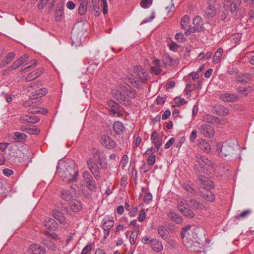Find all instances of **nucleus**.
<instances>
[{
	"instance_id": "nucleus-1",
	"label": "nucleus",
	"mask_w": 254,
	"mask_h": 254,
	"mask_svg": "<svg viewBox=\"0 0 254 254\" xmlns=\"http://www.w3.org/2000/svg\"><path fill=\"white\" fill-rule=\"evenodd\" d=\"M92 156L87 160V163L92 174L97 179L100 178L99 170L107 167L106 154L104 151L94 148Z\"/></svg>"
},
{
	"instance_id": "nucleus-2",
	"label": "nucleus",
	"mask_w": 254,
	"mask_h": 254,
	"mask_svg": "<svg viewBox=\"0 0 254 254\" xmlns=\"http://www.w3.org/2000/svg\"><path fill=\"white\" fill-rule=\"evenodd\" d=\"M63 170L62 175L64 179L67 180L68 183H71L76 180L78 175V171L74 169V167L67 165L64 161L59 162L57 166V170Z\"/></svg>"
},
{
	"instance_id": "nucleus-3",
	"label": "nucleus",
	"mask_w": 254,
	"mask_h": 254,
	"mask_svg": "<svg viewBox=\"0 0 254 254\" xmlns=\"http://www.w3.org/2000/svg\"><path fill=\"white\" fill-rule=\"evenodd\" d=\"M237 145V141L233 139H229L224 142L221 145L220 156L226 159H231L236 153L235 147Z\"/></svg>"
},
{
	"instance_id": "nucleus-4",
	"label": "nucleus",
	"mask_w": 254,
	"mask_h": 254,
	"mask_svg": "<svg viewBox=\"0 0 254 254\" xmlns=\"http://www.w3.org/2000/svg\"><path fill=\"white\" fill-rule=\"evenodd\" d=\"M79 193L78 187L74 184L71 185L69 189L63 190L61 193V196L63 200L66 201H71L78 195Z\"/></svg>"
},
{
	"instance_id": "nucleus-5",
	"label": "nucleus",
	"mask_w": 254,
	"mask_h": 254,
	"mask_svg": "<svg viewBox=\"0 0 254 254\" xmlns=\"http://www.w3.org/2000/svg\"><path fill=\"white\" fill-rule=\"evenodd\" d=\"M193 26H189V28L185 31V34L187 35H190L191 33H194L201 30L203 22L202 19L199 16L195 17L193 19Z\"/></svg>"
},
{
	"instance_id": "nucleus-6",
	"label": "nucleus",
	"mask_w": 254,
	"mask_h": 254,
	"mask_svg": "<svg viewBox=\"0 0 254 254\" xmlns=\"http://www.w3.org/2000/svg\"><path fill=\"white\" fill-rule=\"evenodd\" d=\"M197 182L204 190H210L213 189L214 184L213 182L204 175H200L197 179Z\"/></svg>"
},
{
	"instance_id": "nucleus-7",
	"label": "nucleus",
	"mask_w": 254,
	"mask_h": 254,
	"mask_svg": "<svg viewBox=\"0 0 254 254\" xmlns=\"http://www.w3.org/2000/svg\"><path fill=\"white\" fill-rule=\"evenodd\" d=\"M196 161L199 166L204 170H208L213 167V164L211 161L209 160L205 156L201 155L196 156Z\"/></svg>"
},
{
	"instance_id": "nucleus-8",
	"label": "nucleus",
	"mask_w": 254,
	"mask_h": 254,
	"mask_svg": "<svg viewBox=\"0 0 254 254\" xmlns=\"http://www.w3.org/2000/svg\"><path fill=\"white\" fill-rule=\"evenodd\" d=\"M102 228L104 230L105 235L109 236V230L113 227L114 221L113 218L109 216H106L103 220Z\"/></svg>"
},
{
	"instance_id": "nucleus-9",
	"label": "nucleus",
	"mask_w": 254,
	"mask_h": 254,
	"mask_svg": "<svg viewBox=\"0 0 254 254\" xmlns=\"http://www.w3.org/2000/svg\"><path fill=\"white\" fill-rule=\"evenodd\" d=\"M101 143L103 146L108 149L115 148L116 146L115 141L111 137L103 135L100 138Z\"/></svg>"
},
{
	"instance_id": "nucleus-10",
	"label": "nucleus",
	"mask_w": 254,
	"mask_h": 254,
	"mask_svg": "<svg viewBox=\"0 0 254 254\" xmlns=\"http://www.w3.org/2000/svg\"><path fill=\"white\" fill-rule=\"evenodd\" d=\"M107 105L109 108L110 114L113 115H117L118 116L122 115L121 111L120 110L119 104L113 100H110L107 102Z\"/></svg>"
},
{
	"instance_id": "nucleus-11",
	"label": "nucleus",
	"mask_w": 254,
	"mask_h": 254,
	"mask_svg": "<svg viewBox=\"0 0 254 254\" xmlns=\"http://www.w3.org/2000/svg\"><path fill=\"white\" fill-rule=\"evenodd\" d=\"M200 130L201 132L208 138H212L215 134L212 127L208 125H202L200 126Z\"/></svg>"
},
{
	"instance_id": "nucleus-12",
	"label": "nucleus",
	"mask_w": 254,
	"mask_h": 254,
	"mask_svg": "<svg viewBox=\"0 0 254 254\" xmlns=\"http://www.w3.org/2000/svg\"><path fill=\"white\" fill-rule=\"evenodd\" d=\"M134 70L142 82H145L148 80V73L142 67L136 66L134 67Z\"/></svg>"
},
{
	"instance_id": "nucleus-13",
	"label": "nucleus",
	"mask_w": 254,
	"mask_h": 254,
	"mask_svg": "<svg viewBox=\"0 0 254 254\" xmlns=\"http://www.w3.org/2000/svg\"><path fill=\"white\" fill-rule=\"evenodd\" d=\"M212 112L213 113L221 116H226L229 113V109L221 105H218L213 107Z\"/></svg>"
},
{
	"instance_id": "nucleus-14",
	"label": "nucleus",
	"mask_w": 254,
	"mask_h": 254,
	"mask_svg": "<svg viewBox=\"0 0 254 254\" xmlns=\"http://www.w3.org/2000/svg\"><path fill=\"white\" fill-rule=\"evenodd\" d=\"M190 226H187V227L184 228L181 232V236L183 239V242L186 247H189L191 246V244L190 245L189 244H187L188 243V237L190 234L192 233L193 230L190 229Z\"/></svg>"
},
{
	"instance_id": "nucleus-15",
	"label": "nucleus",
	"mask_w": 254,
	"mask_h": 254,
	"mask_svg": "<svg viewBox=\"0 0 254 254\" xmlns=\"http://www.w3.org/2000/svg\"><path fill=\"white\" fill-rule=\"evenodd\" d=\"M40 120L39 117L36 116L23 115L19 118V121L22 124L29 123L31 124H35L38 123Z\"/></svg>"
},
{
	"instance_id": "nucleus-16",
	"label": "nucleus",
	"mask_w": 254,
	"mask_h": 254,
	"mask_svg": "<svg viewBox=\"0 0 254 254\" xmlns=\"http://www.w3.org/2000/svg\"><path fill=\"white\" fill-rule=\"evenodd\" d=\"M29 252L33 254H44L46 253V250L40 245L34 244L30 246Z\"/></svg>"
},
{
	"instance_id": "nucleus-17",
	"label": "nucleus",
	"mask_w": 254,
	"mask_h": 254,
	"mask_svg": "<svg viewBox=\"0 0 254 254\" xmlns=\"http://www.w3.org/2000/svg\"><path fill=\"white\" fill-rule=\"evenodd\" d=\"M241 0H233L230 3L229 11L231 14L237 15L240 10Z\"/></svg>"
},
{
	"instance_id": "nucleus-18",
	"label": "nucleus",
	"mask_w": 254,
	"mask_h": 254,
	"mask_svg": "<svg viewBox=\"0 0 254 254\" xmlns=\"http://www.w3.org/2000/svg\"><path fill=\"white\" fill-rule=\"evenodd\" d=\"M220 99L225 102H233L237 101L239 97L235 94L226 93L220 95Z\"/></svg>"
},
{
	"instance_id": "nucleus-19",
	"label": "nucleus",
	"mask_w": 254,
	"mask_h": 254,
	"mask_svg": "<svg viewBox=\"0 0 254 254\" xmlns=\"http://www.w3.org/2000/svg\"><path fill=\"white\" fill-rule=\"evenodd\" d=\"M151 140L152 142L154 144L157 149L159 150L160 147L163 144V141L162 139H159L158 134L156 131L154 130L152 132L151 135Z\"/></svg>"
},
{
	"instance_id": "nucleus-20",
	"label": "nucleus",
	"mask_w": 254,
	"mask_h": 254,
	"mask_svg": "<svg viewBox=\"0 0 254 254\" xmlns=\"http://www.w3.org/2000/svg\"><path fill=\"white\" fill-rule=\"evenodd\" d=\"M150 246L152 249L156 252H160L163 250V247L161 242L154 239L150 241Z\"/></svg>"
},
{
	"instance_id": "nucleus-21",
	"label": "nucleus",
	"mask_w": 254,
	"mask_h": 254,
	"mask_svg": "<svg viewBox=\"0 0 254 254\" xmlns=\"http://www.w3.org/2000/svg\"><path fill=\"white\" fill-rule=\"evenodd\" d=\"M167 216L171 219V220L174 221L177 224H180L182 223L183 222V218L173 211H170L168 212Z\"/></svg>"
},
{
	"instance_id": "nucleus-22",
	"label": "nucleus",
	"mask_w": 254,
	"mask_h": 254,
	"mask_svg": "<svg viewBox=\"0 0 254 254\" xmlns=\"http://www.w3.org/2000/svg\"><path fill=\"white\" fill-rule=\"evenodd\" d=\"M200 193L201 196L207 201L212 202L215 199L214 194L209 190H200Z\"/></svg>"
},
{
	"instance_id": "nucleus-23",
	"label": "nucleus",
	"mask_w": 254,
	"mask_h": 254,
	"mask_svg": "<svg viewBox=\"0 0 254 254\" xmlns=\"http://www.w3.org/2000/svg\"><path fill=\"white\" fill-rule=\"evenodd\" d=\"M47 93V89L46 88H42L32 93L30 96V98L31 99H36L45 95Z\"/></svg>"
},
{
	"instance_id": "nucleus-24",
	"label": "nucleus",
	"mask_w": 254,
	"mask_h": 254,
	"mask_svg": "<svg viewBox=\"0 0 254 254\" xmlns=\"http://www.w3.org/2000/svg\"><path fill=\"white\" fill-rule=\"evenodd\" d=\"M178 209L186 217L190 218H193L194 216V214L192 211L188 208L183 207L182 205H178Z\"/></svg>"
},
{
	"instance_id": "nucleus-25",
	"label": "nucleus",
	"mask_w": 254,
	"mask_h": 254,
	"mask_svg": "<svg viewBox=\"0 0 254 254\" xmlns=\"http://www.w3.org/2000/svg\"><path fill=\"white\" fill-rule=\"evenodd\" d=\"M69 205L70 208L74 212H79L82 208V205L81 202L75 199H73L70 201Z\"/></svg>"
},
{
	"instance_id": "nucleus-26",
	"label": "nucleus",
	"mask_w": 254,
	"mask_h": 254,
	"mask_svg": "<svg viewBox=\"0 0 254 254\" xmlns=\"http://www.w3.org/2000/svg\"><path fill=\"white\" fill-rule=\"evenodd\" d=\"M125 127L123 124L119 121L115 122L113 125V130L118 134H122L124 130Z\"/></svg>"
},
{
	"instance_id": "nucleus-27",
	"label": "nucleus",
	"mask_w": 254,
	"mask_h": 254,
	"mask_svg": "<svg viewBox=\"0 0 254 254\" xmlns=\"http://www.w3.org/2000/svg\"><path fill=\"white\" fill-rule=\"evenodd\" d=\"M216 9L213 5H208L205 10V16L207 18H211L215 15Z\"/></svg>"
},
{
	"instance_id": "nucleus-28",
	"label": "nucleus",
	"mask_w": 254,
	"mask_h": 254,
	"mask_svg": "<svg viewBox=\"0 0 254 254\" xmlns=\"http://www.w3.org/2000/svg\"><path fill=\"white\" fill-rule=\"evenodd\" d=\"M45 226L47 229L53 231H55L58 227V223L54 219L52 218H50L48 221H47L45 223Z\"/></svg>"
},
{
	"instance_id": "nucleus-29",
	"label": "nucleus",
	"mask_w": 254,
	"mask_h": 254,
	"mask_svg": "<svg viewBox=\"0 0 254 254\" xmlns=\"http://www.w3.org/2000/svg\"><path fill=\"white\" fill-rule=\"evenodd\" d=\"M198 146L205 152H209L211 149L209 144L203 139H200L198 140Z\"/></svg>"
},
{
	"instance_id": "nucleus-30",
	"label": "nucleus",
	"mask_w": 254,
	"mask_h": 254,
	"mask_svg": "<svg viewBox=\"0 0 254 254\" xmlns=\"http://www.w3.org/2000/svg\"><path fill=\"white\" fill-rule=\"evenodd\" d=\"M254 89L253 86H249L248 87L239 86L237 89V91L244 96H247L249 93Z\"/></svg>"
},
{
	"instance_id": "nucleus-31",
	"label": "nucleus",
	"mask_w": 254,
	"mask_h": 254,
	"mask_svg": "<svg viewBox=\"0 0 254 254\" xmlns=\"http://www.w3.org/2000/svg\"><path fill=\"white\" fill-rule=\"evenodd\" d=\"M53 217L61 223L65 222V217L62 212L58 210H54L53 212Z\"/></svg>"
},
{
	"instance_id": "nucleus-32",
	"label": "nucleus",
	"mask_w": 254,
	"mask_h": 254,
	"mask_svg": "<svg viewBox=\"0 0 254 254\" xmlns=\"http://www.w3.org/2000/svg\"><path fill=\"white\" fill-rule=\"evenodd\" d=\"M223 54V50L222 48H219L215 53L214 56L213 58V62L214 64L219 63L222 57Z\"/></svg>"
},
{
	"instance_id": "nucleus-33",
	"label": "nucleus",
	"mask_w": 254,
	"mask_h": 254,
	"mask_svg": "<svg viewBox=\"0 0 254 254\" xmlns=\"http://www.w3.org/2000/svg\"><path fill=\"white\" fill-rule=\"evenodd\" d=\"M63 6L64 4L63 3H60V5H58V9L56 11L55 18L58 21H60L62 19V17L64 13L63 10Z\"/></svg>"
},
{
	"instance_id": "nucleus-34",
	"label": "nucleus",
	"mask_w": 254,
	"mask_h": 254,
	"mask_svg": "<svg viewBox=\"0 0 254 254\" xmlns=\"http://www.w3.org/2000/svg\"><path fill=\"white\" fill-rule=\"evenodd\" d=\"M158 233L164 240L168 238V231L167 228L164 226H160L158 228Z\"/></svg>"
},
{
	"instance_id": "nucleus-35",
	"label": "nucleus",
	"mask_w": 254,
	"mask_h": 254,
	"mask_svg": "<svg viewBox=\"0 0 254 254\" xmlns=\"http://www.w3.org/2000/svg\"><path fill=\"white\" fill-rule=\"evenodd\" d=\"M190 20L188 15L184 16L181 21V25L182 29H186L189 28Z\"/></svg>"
},
{
	"instance_id": "nucleus-36",
	"label": "nucleus",
	"mask_w": 254,
	"mask_h": 254,
	"mask_svg": "<svg viewBox=\"0 0 254 254\" xmlns=\"http://www.w3.org/2000/svg\"><path fill=\"white\" fill-rule=\"evenodd\" d=\"M113 97L116 99L120 103H122V100L125 99V95L119 90H115L113 92Z\"/></svg>"
},
{
	"instance_id": "nucleus-37",
	"label": "nucleus",
	"mask_w": 254,
	"mask_h": 254,
	"mask_svg": "<svg viewBox=\"0 0 254 254\" xmlns=\"http://www.w3.org/2000/svg\"><path fill=\"white\" fill-rule=\"evenodd\" d=\"M14 136L15 137V141L18 142L23 141L27 137V135L25 134L18 131L14 133Z\"/></svg>"
},
{
	"instance_id": "nucleus-38",
	"label": "nucleus",
	"mask_w": 254,
	"mask_h": 254,
	"mask_svg": "<svg viewBox=\"0 0 254 254\" xmlns=\"http://www.w3.org/2000/svg\"><path fill=\"white\" fill-rule=\"evenodd\" d=\"M125 94L130 98H134L136 96V91L130 87L127 88V90L125 91Z\"/></svg>"
},
{
	"instance_id": "nucleus-39",
	"label": "nucleus",
	"mask_w": 254,
	"mask_h": 254,
	"mask_svg": "<svg viewBox=\"0 0 254 254\" xmlns=\"http://www.w3.org/2000/svg\"><path fill=\"white\" fill-rule=\"evenodd\" d=\"M43 244L51 250H55L56 246L55 244L49 240L48 239H45L43 240Z\"/></svg>"
},
{
	"instance_id": "nucleus-40",
	"label": "nucleus",
	"mask_w": 254,
	"mask_h": 254,
	"mask_svg": "<svg viewBox=\"0 0 254 254\" xmlns=\"http://www.w3.org/2000/svg\"><path fill=\"white\" fill-rule=\"evenodd\" d=\"M87 186L88 188L91 190V191H95L96 190V184L95 182L93 180V179H91V180L88 181L86 183Z\"/></svg>"
},
{
	"instance_id": "nucleus-41",
	"label": "nucleus",
	"mask_w": 254,
	"mask_h": 254,
	"mask_svg": "<svg viewBox=\"0 0 254 254\" xmlns=\"http://www.w3.org/2000/svg\"><path fill=\"white\" fill-rule=\"evenodd\" d=\"M40 132V129L36 126H33L32 127H29L28 133L31 134L38 135Z\"/></svg>"
},
{
	"instance_id": "nucleus-42",
	"label": "nucleus",
	"mask_w": 254,
	"mask_h": 254,
	"mask_svg": "<svg viewBox=\"0 0 254 254\" xmlns=\"http://www.w3.org/2000/svg\"><path fill=\"white\" fill-rule=\"evenodd\" d=\"M190 205L192 208L194 209H202V206H203L202 203L194 200H191L190 201Z\"/></svg>"
},
{
	"instance_id": "nucleus-43",
	"label": "nucleus",
	"mask_w": 254,
	"mask_h": 254,
	"mask_svg": "<svg viewBox=\"0 0 254 254\" xmlns=\"http://www.w3.org/2000/svg\"><path fill=\"white\" fill-rule=\"evenodd\" d=\"M87 11V5L84 3H81L78 8L79 14L81 15H83L85 14Z\"/></svg>"
},
{
	"instance_id": "nucleus-44",
	"label": "nucleus",
	"mask_w": 254,
	"mask_h": 254,
	"mask_svg": "<svg viewBox=\"0 0 254 254\" xmlns=\"http://www.w3.org/2000/svg\"><path fill=\"white\" fill-rule=\"evenodd\" d=\"M37 61L36 60H31L28 63L26 64H27L28 65L24 68H23V70L27 71L30 68L33 67L34 66H36L37 65Z\"/></svg>"
},
{
	"instance_id": "nucleus-45",
	"label": "nucleus",
	"mask_w": 254,
	"mask_h": 254,
	"mask_svg": "<svg viewBox=\"0 0 254 254\" xmlns=\"http://www.w3.org/2000/svg\"><path fill=\"white\" fill-rule=\"evenodd\" d=\"M172 59L169 56H165L163 58V64L164 65H171L172 64Z\"/></svg>"
},
{
	"instance_id": "nucleus-46",
	"label": "nucleus",
	"mask_w": 254,
	"mask_h": 254,
	"mask_svg": "<svg viewBox=\"0 0 254 254\" xmlns=\"http://www.w3.org/2000/svg\"><path fill=\"white\" fill-rule=\"evenodd\" d=\"M152 3V0H142L140 2V6L143 8L149 7Z\"/></svg>"
},
{
	"instance_id": "nucleus-47",
	"label": "nucleus",
	"mask_w": 254,
	"mask_h": 254,
	"mask_svg": "<svg viewBox=\"0 0 254 254\" xmlns=\"http://www.w3.org/2000/svg\"><path fill=\"white\" fill-rule=\"evenodd\" d=\"M38 77L37 75H36V73L34 72V71H32L30 74H29L26 77H25V81L26 82H29L31 81Z\"/></svg>"
},
{
	"instance_id": "nucleus-48",
	"label": "nucleus",
	"mask_w": 254,
	"mask_h": 254,
	"mask_svg": "<svg viewBox=\"0 0 254 254\" xmlns=\"http://www.w3.org/2000/svg\"><path fill=\"white\" fill-rule=\"evenodd\" d=\"M251 213V211L249 210H245L241 213L240 214L236 216V218L237 219H243L249 215Z\"/></svg>"
},
{
	"instance_id": "nucleus-49",
	"label": "nucleus",
	"mask_w": 254,
	"mask_h": 254,
	"mask_svg": "<svg viewBox=\"0 0 254 254\" xmlns=\"http://www.w3.org/2000/svg\"><path fill=\"white\" fill-rule=\"evenodd\" d=\"M92 3L93 9L96 12V14H95V15L98 16L100 11L99 4L96 1H94L93 0H92Z\"/></svg>"
},
{
	"instance_id": "nucleus-50",
	"label": "nucleus",
	"mask_w": 254,
	"mask_h": 254,
	"mask_svg": "<svg viewBox=\"0 0 254 254\" xmlns=\"http://www.w3.org/2000/svg\"><path fill=\"white\" fill-rule=\"evenodd\" d=\"M151 71L152 73L158 75L162 71V70L159 66H152L151 67Z\"/></svg>"
},
{
	"instance_id": "nucleus-51",
	"label": "nucleus",
	"mask_w": 254,
	"mask_h": 254,
	"mask_svg": "<svg viewBox=\"0 0 254 254\" xmlns=\"http://www.w3.org/2000/svg\"><path fill=\"white\" fill-rule=\"evenodd\" d=\"M83 178L85 183L93 179L90 174L88 171H84L83 173Z\"/></svg>"
},
{
	"instance_id": "nucleus-52",
	"label": "nucleus",
	"mask_w": 254,
	"mask_h": 254,
	"mask_svg": "<svg viewBox=\"0 0 254 254\" xmlns=\"http://www.w3.org/2000/svg\"><path fill=\"white\" fill-rule=\"evenodd\" d=\"M147 164L149 166H152L155 162V156L152 155L148 156L147 159Z\"/></svg>"
},
{
	"instance_id": "nucleus-53",
	"label": "nucleus",
	"mask_w": 254,
	"mask_h": 254,
	"mask_svg": "<svg viewBox=\"0 0 254 254\" xmlns=\"http://www.w3.org/2000/svg\"><path fill=\"white\" fill-rule=\"evenodd\" d=\"M72 45H75V47L79 45L81 43V40L77 39V37H76L75 35L73 34L72 36Z\"/></svg>"
},
{
	"instance_id": "nucleus-54",
	"label": "nucleus",
	"mask_w": 254,
	"mask_h": 254,
	"mask_svg": "<svg viewBox=\"0 0 254 254\" xmlns=\"http://www.w3.org/2000/svg\"><path fill=\"white\" fill-rule=\"evenodd\" d=\"M146 217V214L144 209H142L139 211V215L138 217V221L140 222H142L145 219Z\"/></svg>"
},
{
	"instance_id": "nucleus-55",
	"label": "nucleus",
	"mask_w": 254,
	"mask_h": 254,
	"mask_svg": "<svg viewBox=\"0 0 254 254\" xmlns=\"http://www.w3.org/2000/svg\"><path fill=\"white\" fill-rule=\"evenodd\" d=\"M49 0H40L38 4V7L39 9H43L46 5Z\"/></svg>"
},
{
	"instance_id": "nucleus-56",
	"label": "nucleus",
	"mask_w": 254,
	"mask_h": 254,
	"mask_svg": "<svg viewBox=\"0 0 254 254\" xmlns=\"http://www.w3.org/2000/svg\"><path fill=\"white\" fill-rule=\"evenodd\" d=\"M151 169V167L146 165L145 162H143L142 166L140 167V169L143 170L144 174L148 172Z\"/></svg>"
},
{
	"instance_id": "nucleus-57",
	"label": "nucleus",
	"mask_w": 254,
	"mask_h": 254,
	"mask_svg": "<svg viewBox=\"0 0 254 254\" xmlns=\"http://www.w3.org/2000/svg\"><path fill=\"white\" fill-rule=\"evenodd\" d=\"M152 199V195L151 193L147 192L144 196L143 200L145 202L149 203Z\"/></svg>"
},
{
	"instance_id": "nucleus-58",
	"label": "nucleus",
	"mask_w": 254,
	"mask_h": 254,
	"mask_svg": "<svg viewBox=\"0 0 254 254\" xmlns=\"http://www.w3.org/2000/svg\"><path fill=\"white\" fill-rule=\"evenodd\" d=\"M175 38L178 42H183L185 41V40L184 35L181 33H177L175 36Z\"/></svg>"
},
{
	"instance_id": "nucleus-59",
	"label": "nucleus",
	"mask_w": 254,
	"mask_h": 254,
	"mask_svg": "<svg viewBox=\"0 0 254 254\" xmlns=\"http://www.w3.org/2000/svg\"><path fill=\"white\" fill-rule=\"evenodd\" d=\"M23 63L20 61L19 59L16 61L11 65V68L15 69L19 67Z\"/></svg>"
},
{
	"instance_id": "nucleus-60",
	"label": "nucleus",
	"mask_w": 254,
	"mask_h": 254,
	"mask_svg": "<svg viewBox=\"0 0 254 254\" xmlns=\"http://www.w3.org/2000/svg\"><path fill=\"white\" fill-rule=\"evenodd\" d=\"M227 73L230 75H236L238 73V70L237 68H229Z\"/></svg>"
},
{
	"instance_id": "nucleus-61",
	"label": "nucleus",
	"mask_w": 254,
	"mask_h": 254,
	"mask_svg": "<svg viewBox=\"0 0 254 254\" xmlns=\"http://www.w3.org/2000/svg\"><path fill=\"white\" fill-rule=\"evenodd\" d=\"M137 236V235L131 233L129 238V242L131 245H133L135 243Z\"/></svg>"
},
{
	"instance_id": "nucleus-62",
	"label": "nucleus",
	"mask_w": 254,
	"mask_h": 254,
	"mask_svg": "<svg viewBox=\"0 0 254 254\" xmlns=\"http://www.w3.org/2000/svg\"><path fill=\"white\" fill-rule=\"evenodd\" d=\"M175 138L173 137L171 138L165 144V148L168 149L172 146L173 143L175 142Z\"/></svg>"
},
{
	"instance_id": "nucleus-63",
	"label": "nucleus",
	"mask_w": 254,
	"mask_h": 254,
	"mask_svg": "<svg viewBox=\"0 0 254 254\" xmlns=\"http://www.w3.org/2000/svg\"><path fill=\"white\" fill-rule=\"evenodd\" d=\"M91 246L90 245H88L83 248L81 254H87L88 252L91 251Z\"/></svg>"
},
{
	"instance_id": "nucleus-64",
	"label": "nucleus",
	"mask_w": 254,
	"mask_h": 254,
	"mask_svg": "<svg viewBox=\"0 0 254 254\" xmlns=\"http://www.w3.org/2000/svg\"><path fill=\"white\" fill-rule=\"evenodd\" d=\"M171 115V112L169 110H166L162 116V119L163 120H166L169 118Z\"/></svg>"
}]
</instances>
